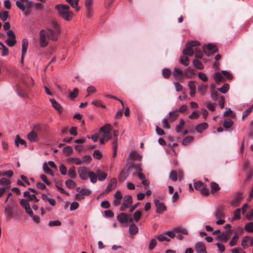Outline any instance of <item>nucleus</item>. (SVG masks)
<instances>
[{"label":"nucleus","instance_id":"43","mask_svg":"<svg viewBox=\"0 0 253 253\" xmlns=\"http://www.w3.org/2000/svg\"><path fill=\"white\" fill-rule=\"evenodd\" d=\"M184 124L185 121H184V120L181 119L180 120L179 124L178 125H177L175 127V131H176V132L179 133L181 131V129Z\"/></svg>","mask_w":253,"mask_h":253},{"label":"nucleus","instance_id":"5","mask_svg":"<svg viewBox=\"0 0 253 253\" xmlns=\"http://www.w3.org/2000/svg\"><path fill=\"white\" fill-rule=\"evenodd\" d=\"M40 131V127L38 126H35L34 129L30 132L27 135V138L31 142L38 141L39 138L37 131Z\"/></svg>","mask_w":253,"mask_h":253},{"label":"nucleus","instance_id":"1","mask_svg":"<svg viewBox=\"0 0 253 253\" xmlns=\"http://www.w3.org/2000/svg\"><path fill=\"white\" fill-rule=\"evenodd\" d=\"M47 37L48 39L56 41L61 33V28L59 23L55 20H52L50 26L46 28Z\"/></svg>","mask_w":253,"mask_h":253},{"label":"nucleus","instance_id":"56","mask_svg":"<svg viewBox=\"0 0 253 253\" xmlns=\"http://www.w3.org/2000/svg\"><path fill=\"white\" fill-rule=\"evenodd\" d=\"M171 74V72L169 69L166 68L163 71V76L166 79L169 78Z\"/></svg>","mask_w":253,"mask_h":253},{"label":"nucleus","instance_id":"10","mask_svg":"<svg viewBox=\"0 0 253 253\" xmlns=\"http://www.w3.org/2000/svg\"><path fill=\"white\" fill-rule=\"evenodd\" d=\"M46 31L42 30L40 32V44L42 47H44L48 44Z\"/></svg>","mask_w":253,"mask_h":253},{"label":"nucleus","instance_id":"37","mask_svg":"<svg viewBox=\"0 0 253 253\" xmlns=\"http://www.w3.org/2000/svg\"><path fill=\"white\" fill-rule=\"evenodd\" d=\"M169 122H170L168 118H164L162 121L163 127L166 129H169L170 128V125L169 123Z\"/></svg>","mask_w":253,"mask_h":253},{"label":"nucleus","instance_id":"46","mask_svg":"<svg viewBox=\"0 0 253 253\" xmlns=\"http://www.w3.org/2000/svg\"><path fill=\"white\" fill-rule=\"evenodd\" d=\"M63 153L66 155V156H69L73 152V149L71 146H68L65 147L63 149Z\"/></svg>","mask_w":253,"mask_h":253},{"label":"nucleus","instance_id":"60","mask_svg":"<svg viewBox=\"0 0 253 253\" xmlns=\"http://www.w3.org/2000/svg\"><path fill=\"white\" fill-rule=\"evenodd\" d=\"M195 52V57L197 58L202 59L203 57V53L201 50L198 48L194 49Z\"/></svg>","mask_w":253,"mask_h":253},{"label":"nucleus","instance_id":"32","mask_svg":"<svg viewBox=\"0 0 253 253\" xmlns=\"http://www.w3.org/2000/svg\"><path fill=\"white\" fill-rule=\"evenodd\" d=\"M68 161L74 163L76 165H80L84 163V161H82L78 158H70L68 159Z\"/></svg>","mask_w":253,"mask_h":253},{"label":"nucleus","instance_id":"4","mask_svg":"<svg viewBox=\"0 0 253 253\" xmlns=\"http://www.w3.org/2000/svg\"><path fill=\"white\" fill-rule=\"evenodd\" d=\"M128 164V162H127L126 167L124 168L119 174V181L120 182H123L126 179L129 175V171L133 168V163H130L129 165L127 166Z\"/></svg>","mask_w":253,"mask_h":253},{"label":"nucleus","instance_id":"21","mask_svg":"<svg viewBox=\"0 0 253 253\" xmlns=\"http://www.w3.org/2000/svg\"><path fill=\"white\" fill-rule=\"evenodd\" d=\"M251 236H244L242 238L241 240V246L244 249H247L250 246V243L251 240Z\"/></svg>","mask_w":253,"mask_h":253},{"label":"nucleus","instance_id":"53","mask_svg":"<svg viewBox=\"0 0 253 253\" xmlns=\"http://www.w3.org/2000/svg\"><path fill=\"white\" fill-rule=\"evenodd\" d=\"M239 238V236L237 235H234L229 242V245L230 247H233L237 244V240Z\"/></svg>","mask_w":253,"mask_h":253},{"label":"nucleus","instance_id":"57","mask_svg":"<svg viewBox=\"0 0 253 253\" xmlns=\"http://www.w3.org/2000/svg\"><path fill=\"white\" fill-rule=\"evenodd\" d=\"M66 186L69 188H74L76 186L75 183L72 180H67L65 181Z\"/></svg>","mask_w":253,"mask_h":253},{"label":"nucleus","instance_id":"59","mask_svg":"<svg viewBox=\"0 0 253 253\" xmlns=\"http://www.w3.org/2000/svg\"><path fill=\"white\" fill-rule=\"evenodd\" d=\"M157 238L159 241L163 242L164 241H166L167 242H169L170 241V239L168 238L166 236H165L163 234H160L157 236Z\"/></svg>","mask_w":253,"mask_h":253},{"label":"nucleus","instance_id":"8","mask_svg":"<svg viewBox=\"0 0 253 253\" xmlns=\"http://www.w3.org/2000/svg\"><path fill=\"white\" fill-rule=\"evenodd\" d=\"M93 0H85L84 6L86 11V17L90 18L93 14Z\"/></svg>","mask_w":253,"mask_h":253},{"label":"nucleus","instance_id":"25","mask_svg":"<svg viewBox=\"0 0 253 253\" xmlns=\"http://www.w3.org/2000/svg\"><path fill=\"white\" fill-rule=\"evenodd\" d=\"M208 127L207 123H202L198 125L196 127V131L199 133H202L205 129Z\"/></svg>","mask_w":253,"mask_h":253},{"label":"nucleus","instance_id":"22","mask_svg":"<svg viewBox=\"0 0 253 253\" xmlns=\"http://www.w3.org/2000/svg\"><path fill=\"white\" fill-rule=\"evenodd\" d=\"M117 219L121 223H126L128 221V214L125 212H122L117 216Z\"/></svg>","mask_w":253,"mask_h":253},{"label":"nucleus","instance_id":"47","mask_svg":"<svg viewBox=\"0 0 253 253\" xmlns=\"http://www.w3.org/2000/svg\"><path fill=\"white\" fill-rule=\"evenodd\" d=\"M93 157L96 159L101 160L102 157V154L98 150H95L93 153Z\"/></svg>","mask_w":253,"mask_h":253},{"label":"nucleus","instance_id":"44","mask_svg":"<svg viewBox=\"0 0 253 253\" xmlns=\"http://www.w3.org/2000/svg\"><path fill=\"white\" fill-rule=\"evenodd\" d=\"M229 89V85L228 84H225L221 87L218 88L217 90L222 93H226Z\"/></svg>","mask_w":253,"mask_h":253},{"label":"nucleus","instance_id":"33","mask_svg":"<svg viewBox=\"0 0 253 253\" xmlns=\"http://www.w3.org/2000/svg\"><path fill=\"white\" fill-rule=\"evenodd\" d=\"M241 209L240 208L237 209L234 211V217L232 218V220L240 219L241 218Z\"/></svg>","mask_w":253,"mask_h":253},{"label":"nucleus","instance_id":"36","mask_svg":"<svg viewBox=\"0 0 253 253\" xmlns=\"http://www.w3.org/2000/svg\"><path fill=\"white\" fill-rule=\"evenodd\" d=\"M50 100L54 108L57 111H60L61 105L54 99H50Z\"/></svg>","mask_w":253,"mask_h":253},{"label":"nucleus","instance_id":"35","mask_svg":"<svg viewBox=\"0 0 253 253\" xmlns=\"http://www.w3.org/2000/svg\"><path fill=\"white\" fill-rule=\"evenodd\" d=\"M211 193H214L220 189L218 184L214 182L211 183Z\"/></svg>","mask_w":253,"mask_h":253},{"label":"nucleus","instance_id":"17","mask_svg":"<svg viewBox=\"0 0 253 253\" xmlns=\"http://www.w3.org/2000/svg\"><path fill=\"white\" fill-rule=\"evenodd\" d=\"M116 184L117 179L115 178H111L110 183L108 184V186L106 187L105 190V192L109 193L111 191L116 187Z\"/></svg>","mask_w":253,"mask_h":253},{"label":"nucleus","instance_id":"54","mask_svg":"<svg viewBox=\"0 0 253 253\" xmlns=\"http://www.w3.org/2000/svg\"><path fill=\"white\" fill-rule=\"evenodd\" d=\"M207 85L202 84L198 87V90L202 95H204L206 92Z\"/></svg>","mask_w":253,"mask_h":253},{"label":"nucleus","instance_id":"30","mask_svg":"<svg viewBox=\"0 0 253 253\" xmlns=\"http://www.w3.org/2000/svg\"><path fill=\"white\" fill-rule=\"evenodd\" d=\"M138 232V228L135 224H131L129 226V233L131 235H135Z\"/></svg>","mask_w":253,"mask_h":253},{"label":"nucleus","instance_id":"11","mask_svg":"<svg viewBox=\"0 0 253 253\" xmlns=\"http://www.w3.org/2000/svg\"><path fill=\"white\" fill-rule=\"evenodd\" d=\"M231 232L232 231L231 230H227L226 232H223L219 234L216 237V239L224 243H226L230 238V234Z\"/></svg>","mask_w":253,"mask_h":253},{"label":"nucleus","instance_id":"12","mask_svg":"<svg viewBox=\"0 0 253 253\" xmlns=\"http://www.w3.org/2000/svg\"><path fill=\"white\" fill-rule=\"evenodd\" d=\"M243 199V194L238 192L235 195L234 198L230 202V205L233 207H236L239 206Z\"/></svg>","mask_w":253,"mask_h":253},{"label":"nucleus","instance_id":"49","mask_svg":"<svg viewBox=\"0 0 253 253\" xmlns=\"http://www.w3.org/2000/svg\"><path fill=\"white\" fill-rule=\"evenodd\" d=\"M20 204V205L25 209H27V208H29L30 206L29 204L28 200L24 199L21 200Z\"/></svg>","mask_w":253,"mask_h":253},{"label":"nucleus","instance_id":"50","mask_svg":"<svg viewBox=\"0 0 253 253\" xmlns=\"http://www.w3.org/2000/svg\"><path fill=\"white\" fill-rule=\"evenodd\" d=\"M180 62L185 66H187L189 64V60L188 57L182 56L180 59Z\"/></svg>","mask_w":253,"mask_h":253},{"label":"nucleus","instance_id":"63","mask_svg":"<svg viewBox=\"0 0 253 253\" xmlns=\"http://www.w3.org/2000/svg\"><path fill=\"white\" fill-rule=\"evenodd\" d=\"M78 89L77 88H75L73 90V92H71L69 93V96L71 99H74L76 98L78 95Z\"/></svg>","mask_w":253,"mask_h":253},{"label":"nucleus","instance_id":"15","mask_svg":"<svg viewBox=\"0 0 253 253\" xmlns=\"http://www.w3.org/2000/svg\"><path fill=\"white\" fill-rule=\"evenodd\" d=\"M4 215L8 220H10L13 215V209L10 205H7L4 209Z\"/></svg>","mask_w":253,"mask_h":253},{"label":"nucleus","instance_id":"42","mask_svg":"<svg viewBox=\"0 0 253 253\" xmlns=\"http://www.w3.org/2000/svg\"><path fill=\"white\" fill-rule=\"evenodd\" d=\"M88 176L90 178V181L93 183H95L97 181V175L95 173L92 171H90L88 173Z\"/></svg>","mask_w":253,"mask_h":253},{"label":"nucleus","instance_id":"40","mask_svg":"<svg viewBox=\"0 0 253 253\" xmlns=\"http://www.w3.org/2000/svg\"><path fill=\"white\" fill-rule=\"evenodd\" d=\"M194 66L199 70H202L203 66L202 62L198 59H194L193 61Z\"/></svg>","mask_w":253,"mask_h":253},{"label":"nucleus","instance_id":"24","mask_svg":"<svg viewBox=\"0 0 253 253\" xmlns=\"http://www.w3.org/2000/svg\"><path fill=\"white\" fill-rule=\"evenodd\" d=\"M213 78L216 84H219L221 82L225 81L224 78L219 72H216L213 74Z\"/></svg>","mask_w":253,"mask_h":253},{"label":"nucleus","instance_id":"28","mask_svg":"<svg viewBox=\"0 0 253 253\" xmlns=\"http://www.w3.org/2000/svg\"><path fill=\"white\" fill-rule=\"evenodd\" d=\"M195 73L193 69L189 68L185 70L183 76H186L188 78L191 79L194 75Z\"/></svg>","mask_w":253,"mask_h":253},{"label":"nucleus","instance_id":"48","mask_svg":"<svg viewBox=\"0 0 253 253\" xmlns=\"http://www.w3.org/2000/svg\"><path fill=\"white\" fill-rule=\"evenodd\" d=\"M16 6L23 11L25 10V2L22 1L17 0L16 1Z\"/></svg>","mask_w":253,"mask_h":253},{"label":"nucleus","instance_id":"13","mask_svg":"<svg viewBox=\"0 0 253 253\" xmlns=\"http://www.w3.org/2000/svg\"><path fill=\"white\" fill-rule=\"evenodd\" d=\"M179 232H182L183 234L185 235L187 234V231L184 228H176L173 230L166 231L164 234L168 235L170 238H173L175 237V234Z\"/></svg>","mask_w":253,"mask_h":253},{"label":"nucleus","instance_id":"58","mask_svg":"<svg viewBox=\"0 0 253 253\" xmlns=\"http://www.w3.org/2000/svg\"><path fill=\"white\" fill-rule=\"evenodd\" d=\"M141 216V212L137 210L133 214V219L134 220H135L136 222H137Z\"/></svg>","mask_w":253,"mask_h":253},{"label":"nucleus","instance_id":"14","mask_svg":"<svg viewBox=\"0 0 253 253\" xmlns=\"http://www.w3.org/2000/svg\"><path fill=\"white\" fill-rule=\"evenodd\" d=\"M154 204L157 208L156 211L157 213H163L167 210V208L165 206L164 203L160 202L159 200L155 199Z\"/></svg>","mask_w":253,"mask_h":253},{"label":"nucleus","instance_id":"23","mask_svg":"<svg viewBox=\"0 0 253 253\" xmlns=\"http://www.w3.org/2000/svg\"><path fill=\"white\" fill-rule=\"evenodd\" d=\"M96 174L99 181H104L107 177V174L100 169H97Z\"/></svg>","mask_w":253,"mask_h":253},{"label":"nucleus","instance_id":"61","mask_svg":"<svg viewBox=\"0 0 253 253\" xmlns=\"http://www.w3.org/2000/svg\"><path fill=\"white\" fill-rule=\"evenodd\" d=\"M5 42L8 46L12 47L15 44L16 42V39H7L5 41Z\"/></svg>","mask_w":253,"mask_h":253},{"label":"nucleus","instance_id":"27","mask_svg":"<svg viewBox=\"0 0 253 253\" xmlns=\"http://www.w3.org/2000/svg\"><path fill=\"white\" fill-rule=\"evenodd\" d=\"M15 144L17 147H19V144L23 145L25 147H27L26 141L24 139H21L18 135H16L15 139Z\"/></svg>","mask_w":253,"mask_h":253},{"label":"nucleus","instance_id":"52","mask_svg":"<svg viewBox=\"0 0 253 253\" xmlns=\"http://www.w3.org/2000/svg\"><path fill=\"white\" fill-rule=\"evenodd\" d=\"M8 16V12L7 11H3L0 12V18L3 21H5Z\"/></svg>","mask_w":253,"mask_h":253},{"label":"nucleus","instance_id":"7","mask_svg":"<svg viewBox=\"0 0 253 253\" xmlns=\"http://www.w3.org/2000/svg\"><path fill=\"white\" fill-rule=\"evenodd\" d=\"M133 200L132 197L130 195H126L124 196L123 199V202L120 208L121 211H125L127 208H128L132 204Z\"/></svg>","mask_w":253,"mask_h":253},{"label":"nucleus","instance_id":"19","mask_svg":"<svg viewBox=\"0 0 253 253\" xmlns=\"http://www.w3.org/2000/svg\"><path fill=\"white\" fill-rule=\"evenodd\" d=\"M28 46V41L26 39H24L22 41V57H21V62H23L24 56L26 53L27 49Z\"/></svg>","mask_w":253,"mask_h":253},{"label":"nucleus","instance_id":"3","mask_svg":"<svg viewBox=\"0 0 253 253\" xmlns=\"http://www.w3.org/2000/svg\"><path fill=\"white\" fill-rule=\"evenodd\" d=\"M200 45L198 41H190L186 44V47L183 50V53L185 55L191 56L194 54L193 47H197Z\"/></svg>","mask_w":253,"mask_h":253},{"label":"nucleus","instance_id":"51","mask_svg":"<svg viewBox=\"0 0 253 253\" xmlns=\"http://www.w3.org/2000/svg\"><path fill=\"white\" fill-rule=\"evenodd\" d=\"M193 140V137L192 136H187L183 140L182 144L183 145H187L191 143Z\"/></svg>","mask_w":253,"mask_h":253},{"label":"nucleus","instance_id":"26","mask_svg":"<svg viewBox=\"0 0 253 253\" xmlns=\"http://www.w3.org/2000/svg\"><path fill=\"white\" fill-rule=\"evenodd\" d=\"M112 129V126H111V125L109 124H107L105 125L104 126H103L100 128L99 132H102L105 131L108 134H109V133L111 134V131Z\"/></svg>","mask_w":253,"mask_h":253},{"label":"nucleus","instance_id":"34","mask_svg":"<svg viewBox=\"0 0 253 253\" xmlns=\"http://www.w3.org/2000/svg\"><path fill=\"white\" fill-rule=\"evenodd\" d=\"M172 74L174 77H177L178 75L179 76H183L184 73L181 69L175 67L173 71Z\"/></svg>","mask_w":253,"mask_h":253},{"label":"nucleus","instance_id":"2","mask_svg":"<svg viewBox=\"0 0 253 253\" xmlns=\"http://www.w3.org/2000/svg\"><path fill=\"white\" fill-rule=\"evenodd\" d=\"M55 9L58 11L59 15L66 21H70L73 13L70 11V6L68 5L58 4L55 5Z\"/></svg>","mask_w":253,"mask_h":253},{"label":"nucleus","instance_id":"45","mask_svg":"<svg viewBox=\"0 0 253 253\" xmlns=\"http://www.w3.org/2000/svg\"><path fill=\"white\" fill-rule=\"evenodd\" d=\"M33 6V4L32 2L27 0V2H25V9H27V11L25 12V14L26 15H28L30 11L31 10V8Z\"/></svg>","mask_w":253,"mask_h":253},{"label":"nucleus","instance_id":"55","mask_svg":"<svg viewBox=\"0 0 253 253\" xmlns=\"http://www.w3.org/2000/svg\"><path fill=\"white\" fill-rule=\"evenodd\" d=\"M233 125V122L229 119H225L223 123V126L225 128H230Z\"/></svg>","mask_w":253,"mask_h":253},{"label":"nucleus","instance_id":"9","mask_svg":"<svg viewBox=\"0 0 253 253\" xmlns=\"http://www.w3.org/2000/svg\"><path fill=\"white\" fill-rule=\"evenodd\" d=\"M194 188L196 190H199L205 195H208L210 192L208 189H206V185L202 182L197 181L194 183Z\"/></svg>","mask_w":253,"mask_h":253},{"label":"nucleus","instance_id":"64","mask_svg":"<svg viewBox=\"0 0 253 253\" xmlns=\"http://www.w3.org/2000/svg\"><path fill=\"white\" fill-rule=\"evenodd\" d=\"M232 253H246V252L241 248H234L231 250Z\"/></svg>","mask_w":253,"mask_h":253},{"label":"nucleus","instance_id":"39","mask_svg":"<svg viewBox=\"0 0 253 253\" xmlns=\"http://www.w3.org/2000/svg\"><path fill=\"white\" fill-rule=\"evenodd\" d=\"M244 228L245 231L248 232H253V222H250L246 224Z\"/></svg>","mask_w":253,"mask_h":253},{"label":"nucleus","instance_id":"38","mask_svg":"<svg viewBox=\"0 0 253 253\" xmlns=\"http://www.w3.org/2000/svg\"><path fill=\"white\" fill-rule=\"evenodd\" d=\"M43 170L46 173H49L52 176H53L54 174L52 170L48 167L46 163H43L42 166Z\"/></svg>","mask_w":253,"mask_h":253},{"label":"nucleus","instance_id":"31","mask_svg":"<svg viewBox=\"0 0 253 253\" xmlns=\"http://www.w3.org/2000/svg\"><path fill=\"white\" fill-rule=\"evenodd\" d=\"M206 49L211 52L212 53L218 52V49L215 45L212 43H209L207 45Z\"/></svg>","mask_w":253,"mask_h":253},{"label":"nucleus","instance_id":"20","mask_svg":"<svg viewBox=\"0 0 253 253\" xmlns=\"http://www.w3.org/2000/svg\"><path fill=\"white\" fill-rule=\"evenodd\" d=\"M139 158H140V155L137 152H134V151L131 152L130 153V154L129 155L128 158L127 160V162H128L127 166L129 165V164L130 163H133V164H134V161L135 159H139ZM134 167V166L133 165V167Z\"/></svg>","mask_w":253,"mask_h":253},{"label":"nucleus","instance_id":"29","mask_svg":"<svg viewBox=\"0 0 253 253\" xmlns=\"http://www.w3.org/2000/svg\"><path fill=\"white\" fill-rule=\"evenodd\" d=\"M178 112H169V117L168 118L170 122H174L178 118Z\"/></svg>","mask_w":253,"mask_h":253},{"label":"nucleus","instance_id":"41","mask_svg":"<svg viewBox=\"0 0 253 253\" xmlns=\"http://www.w3.org/2000/svg\"><path fill=\"white\" fill-rule=\"evenodd\" d=\"M68 175L70 178H75L76 177L75 167L72 166L68 170Z\"/></svg>","mask_w":253,"mask_h":253},{"label":"nucleus","instance_id":"16","mask_svg":"<svg viewBox=\"0 0 253 253\" xmlns=\"http://www.w3.org/2000/svg\"><path fill=\"white\" fill-rule=\"evenodd\" d=\"M195 249L197 253H207L206 247L202 242H197L195 244Z\"/></svg>","mask_w":253,"mask_h":253},{"label":"nucleus","instance_id":"62","mask_svg":"<svg viewBox=\"0 0 253 253\" xmlns=\"http://www.w3.org/2000/svg\"><path fill=\"white\" fill-rule=\"evenodd\" d=\"M157 241L155 239H152L149 243L148 247L149 249L150 250H152L153 249H154V248L156 247L157 245Z\"/></svg>","mask_w":253,"mask_h":253},{"label":"nucleus","instance_id":"6","mask_svg":"<svg viewBox=\"0 0 253 253\" xmlns=\"http://www.w3.org/2000/svg\"><path fill=\"white\" fill-rule=\"evenodd\" d=\"M214 216L217 219L216 223L217 225H222L225 222V216L222 209L216 210L214 212Z\"/></svg>","mask_w":253,"mask_h":253},{"label":"nucleus","instance_id":"18","mask_svg":"<svg viewBox=\"0 0 253 253\" xmlns=\"http://www.w3.org/2000/svg\"><path fill=\"white\" fill-rule=\"evenodd\" d=\"M87 168L86 167H80L78 169V173L80 177L84 180L87 179L88 174L86 172Z\"/></svg>","mask_w":253,"mask_h":253}]
</instances>
